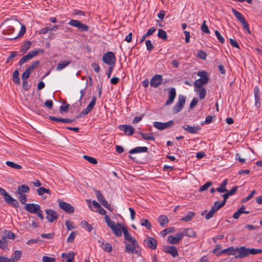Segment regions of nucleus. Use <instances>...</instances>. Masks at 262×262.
I'll list each match as a JSON object with an SVG mask.
<instances>
[{
	"label": "nucleus",
	"instance_id": "f257e3e1",
	"mask_svg": "<svg viewBox=\"0 0 262 262\" xmlns=\"http://www.w3.org/2000/svg\"><path fill=\"white\" fill-rule=\"evenodd\" d=\"M228 253V255H235V258H243L250 255H255L262 253V249L255 248H248L245 246H242L239 248H234L230 247L223 250L220 253Z\"/></svg>",
	"mask_w": 262,
	"mask_h": 262
},
{
	"label": "nucleus",
	"instance_id": "f03ea898",
	"mask_svg": "<svg viewBox=\"0 0 262 262\" xmlns=\"http://www.w3.org/2000/svg\"><path fill=\"white\" fill-rule=\"evenodd\" d=\"M197 75L200 76V78L194 82V91L199 93V98L202 100L206 95V90L203 86L208 82L209 78L207 72L205 71L198 72Z\"/></svg>",
	"mask_w": 262,
	"mask_h": 262
},
{
	"label": "nucleus",
	"instance_id": "7ed1b4c3",
	"mask_svg": "<svg viewBox=\"0 0 262 262\" xmlns=\"http://www.w3.org/2000/svg\"><path fill=\"white\" fill-rule=\"evenodd\" d=\"M24 208L28 212L36 214L41 220H43L44 219V216L42 214V211L40 209V207L38 204L28 203L26 204Z\"/></svg>",
	"mask_w": 262,
	"mask_h": 262
},
{
	"label": "nucleus",
	"instance_id": "20e7f679",
	"mask_svg": "<svg viewBox=\"0 0 262 262\" xmlns=\"http://www.w3.org/2000/svg\"><path fill=\"white\" fill-rule=\"evenodd\" d=\"M102 60L104 63L109 66H115L116 57L112 52H108L103 55L102 57Z\"/></svg>",
	"mask_w": 262,
	"mask_h": 262
},
{
	"label": "nucleus",
	"instance_id": "39448f33",
	"mask_svg": "<svg viewBox=\"0 0 262 262\" xmlns=\"http://www.w3.org/2000/svg\"><path fill=\"white\" fill-rule=\"evenodd\" d=\"M96 101V97H93L90 104L87 106L86 108L82 111L76 117V118L82 117L88 114L93 108Z\"/></svg>",
	"mask_w": 262,
	"mask_h": 262
},
{
	"label": "nucleus",
	"instance_id": "423d86ee",
	"mask_svg": "<svg viewBox=\"0 0 262 262\" xmlns=\"http://www.w3.org/2000/svg\"><path fill=\"white\" fill-rule=\"evenodd\" d=\"M68 24L78 28L81 31H88L89 29V27L87 25L81 23L80 21L77 20L71 19L68 23Z\"/></svg>",
	"mask_w": 262,
	"mask_h": 262
},
{
	"label": "nucleus",
	"instance_id": "0eeeda50",
	"mask_svg": "<svg viewBox=\"0 0 262 262\" xmlns=\"http://www.w3.org/2000/svg\"><path fill=\"white\" fill-rule=\"evenodd\" d=\"M139 248V247L137 241L135 242V243L130 242L128 244H126L125 252L130 253L132 254L135 253L139 254L138 251L137 250V248Z\"/></svg>",
	"mask_w": 262,
	"mask_h": 262
},
{
	"label": "nucleus",
	"instance_id": "6e6552de",
	"mask_svg": "<svg viewBox=\"0 0 262 262\" xmlns=\"http://www.w3.org/2000/svg\"><path fill=\"white\" fill-rule=\"evenodd\" d=\"M57 202L60 208H61L65 212L69 213H72L74 212V208L70 204L63 202L60 199H58Z\"/></svg>",
	"mask_w": 262,
	"mask_h": 262
},
{
	"label": "nucleus",
	"instance_id": "1a4fd4ad",
	"mask_svg": "<svg viewBox=\"0 0 262 262\" xmlns=\"http://www.w3.org/2000/svg\"><path fill=\"white\" fill-rule=\"evenodd\" d=\"M46 219L49 222H53L58 219V214L56 211L52 209H46Z\"/></svg>",
	"mask_w": 262,
	"mask_h": 262
},
{
	"label": "nucleus",
	"instance_id": "9d476101",
	"mask_svg": "<svg viewBox=\"0 0 262 262\" xmlns=\"http://www.w3.org/2000/svg\"><path fill=\"white\" fill-rule=\"evenodd\" d=\"M173 121L172 120L165 123L155 122L154 123V126L158 129L163 130L164 129L169 128L170 126L173 125Z\"/></svg>",
	"mask_w": 262,
	"mask_h": 262
},
{
	"label": "nucleus",
	"instance_id": "9b49d317",
	"mask_svg": "<svg viewBox=\"0 0 262 262\" xmlns=\"http://www.w3.org/2000/svg\"><path fill=\"white\" fill-rule=\"evenodd\" d=\"M119 128L127 136H132L135 132L134 128L130 125H120L119 126Z\"/></svg>",
	"mask_w": 262,
	"mask_h": 262
},
{
	"label": "nucleus",
	"instance_id": "f8f14e48",
	"mask_svg": "<svg viewBox=\"0 0 262 262\" xmlns=\"http://www.w3.org/2000/svg\"><path fill=\"white\" fill-rule=\"evenodd\" d=\"M162 249L165 253L170 254L173 257L178 255L177 249L174 246H163Z\"/></svg>",
	"mask_w": 262,
	"mask_h": 262
},
{
	"label": "nucleus",
	"instance_id": "ddd939ff",
	"mask_svg": "<svg viewBox=\"0 0 262 262\" xmlns=\"http://www.w3.org/2000/svg\"><path fill=\"white\" fill-rule=\"evenodd\" d=\"M162 77L161 75H156L150 79V86L154 88H158L162 82Z\"/></svg>",
	"mask_w": 262,
	"mask_h": 262
},
{
	"label": "nucleus",
	"instance_id": "4468645a",
	"mask_svg": "<svg viewBox=\"0 0 262 262\" xmlns=\"http://www.w3.org/2000/svg\"><path fill=\"white\" fill-rule=\"evenodd\" d=\"M144 242L146 243V247L148 248L153 250L156 249L157 242L154 238L148 237L144 239Z\"/></svg>",
	"mask_w": 262,
	"mask_h": 262
},
{
	"label": "nucleus",
	"instance_id": "2eb2a0df",
	"mask_svg": "<svg viewBox=\"0 0 262 262\" xmlns=\"http://www.w3.org/2000/svg\"><path fill=\"white\" fill-rule=\"evenodd\" d=\"M182 127L186 131L191 134H195L201 129V128L198 126H192L187 124L184 125Z\"/></svg>",
	"mask_w": 262,
	"mask_h": 262
},
{
	"label": "nucleus",
	"instance_id": "dca6fc26",
	"mask_svg": "<svg viewBox=\"0 0 262 262\" xmlns=\"http://www.w3.org/2000/svg\"><path fill=\"white\" fill-rule=\"evenodd\" d=\"M218 202H214L213 206L211 207V210L207 213L205 216L206 220L211 219L213 214L220 208H218L219 206L217 205Z\"/></svg>",
	"mask_w": 262,
	"mask_h": 262
},
{
	"label": "nucleus",
	"instance_id": "f3484780",
	"mask_svg": "<svg viewBox=\"0 0 262 262\" xmlns=\"http://www.w3.org/2000/svg\"><path fill=\"white\" fill-rule=\"evenodd\" d=\"M176 93L175 89L172 88L169 91L168 99L165 102V105H168L171 104L176 97Z\"/></svg>",
	"mask_w": 262,
	"mask_h": 262
},
{
	"label": "nucleus",
	"instance_id": "a211bd4d",
	"mask_svg": "<svg viewBox=\"0 0 262 262\" xmlns=\"http://www.w3.org/2000/svg\"><path fill=\"white\" fill-rule=\"evenodd\" d=\"M71 63V60H67L60 61L57 64L56 67V70L57 71H60L65 68L66 67H67Z\"/></svg>",
	"mask_w": 262,
	"mask_h": 262
},
{
	"label": "nucleus",
	"instance_id": "6ab92c4d",
	"mask_svg": "<svg viewBox=\"0 0 262 262\" xmlns=\"http://www.w3.org/2000/svg\"><path fill=\"white\" fill-rule=\"evenodd\" d=\"M148 151V148L147 147H137L129 150V153L130 154L139 153V152H144Z\"/></svg>",
	"mask_w": 262,
	"mask_h": 262
},
{
	"label": "nucleus",
	"instance_id": "aec40b11",
	"mask_svg": "<svg viewBox=\"0 0 262 262\" xmlns=\"http://www.w3.org/2000/svg\"><path fill=\"white\" fill-rule=\"evenodd\" d=\"M22 255V252L20 250H16L14 251L13 256L10 259L11 262H16L18 261Z\"/></svg>",
	"mask_w": 262,
	"mask_h": 262
},
{
	"label": "nucleus",
	"instance_id": "412c9836",
	"mask_svg": "<svg viewBox=\"0 0 262 262\" xmlns=\"http://www.w3.org/2000/svg\"><path fill=\"white\" fill-rule=\"evenodd\" d=\"M30 188L26 185H21L18 186L16 193L17 194H23V193H27L29 191Z\"/></svg>",
	"mask_w": 262,
	"mask_h": 262
},
{
	"label": "nucleus",
	"instance_id": "4be33fe9",
	"mask_svg": "<svg viewBox=\"0 0 262 262\" xmlns=\"http://www.w3.org/2000/svg\"><path fill=\"white\" fill-rule=\"evenodd\" d=\"M227 183L228 180H224L222 184L220 185V186L216 188V191L220 193H223L227 191V189L226 188V186H227Z\"/></svg>",
	"mask_w": 262,
	"mask_h": 262
},
{
	"label": "nucleus",
	"instance_id": "5701e85b",
	"mask_svg": "<svg viewBox=\"0 0 262 262\" xmlns=\"http://www.w3.org/2000/svg\"><path fill=\"white\" fill-rule=\"evenodd\" d=\"M43 50L42 49H38L35 51H32L29 52L26 56L28 59V60H31L32 58L36 56L39 53H43Z\"/></svg>",
	"mask_w": 262,
	"mask_h": 262
},
{
	"label": "nucleus",
	"instance_id": "b1692460",
	"mask_svg": "<svg viewBox=\"0 0 262 262\" xmlns=\"http://www.w3.org/2000/svg\"><path fill=\"white\" fill-rule=\"evenodd\" d=\"M158 222L161 226L164 227L168 223V219L165 215H161L158 219Z\"/></svg>",
	"mask_w": 262,
	"mask_h": 262
},
{
	"label": "nucleus",
	"instance_id": "393cba45",
	"mask_svg": "<svg viewBox=\"0 0 262 262\" xmlns=\"http://www.w3.org/2000/svg\"><path fill=\"white\" fill-rule=\"evenodd\" d=\"M124 233L125 239L129 243L137 241L128 232V230H122Z\"/></svg>",
	"mask_w": 262,
	"mask_h": 262
},
{
	"label": "nucleus",
	"instance_id": "a878e982",
	"mask_svg": "<svg viewBox=\"0 0 262 262\" xmlns=\"http://www.w3.org/2000/svg\"><path fill=\"white\" fill-rule=\"evenodd\" d=\"M101 247L105 251L110 252L112 250V247L111 244L108 243L101 242L100 245Z\"/></svg>",
	"mask_w": 262,
	"mask_h": 262
},
{
	"label": "nucleus",
	"instance_id": "bb28decb",
	"mask_svg": "<svg viewBox=\"0 0 262 262\" xmlns=\"http://www.w3.org/2000/svg\"><path fill=\"white\" fill-rule=\"evenodd\" d=\"M31 45V42L29 40H27L21 46L20 51L23 53H25L30 48Z\"/></svg>",
	"mask_w": 262,
	"mask_h": 262
},
{
	"label": "nucleus",
	"instance_id": "cd10ccee",
	"mask_svg": "<svg viewBox=\"0 0 262 262\" xmlns=\"http://www.w3.org/2000/svg\"><path fill=\"white\" fill-rule=\"evenodd\" d=\"M232 11L236 18L241 23L242 21H244V20L245 19L243 15L241 13L237 11L234 9H232Z\"/></svg>",
	"mask_w": 262,
	"mask_h": 262
},
{
	"label": "nucleus",
	"instance_id": "c85d7f7f",
	"mask_svg": "<svg viewBox=\"0 0 262 262\" xmlns=\"http://www.w3.org/2000/svg\"><path fill=\"white\" fill-rule=\"evenodd\" d=\"M139 134L142 136L143 138L145 140L155 141V138L152 134H145L142 132H139Z\"/></svg>",
	"mask_w": 262,
	"mask_h": 262
},
{
	"label": "nucleus",
	"instance_id": "c756f323",
	"mask_svg": "<svg viewBox=\"0 0 262 262\" xmlns=\"http://www.w3.org/2000/svg\"><path fill=\"white\" fill-rule=\"evenodd\" d=\"M8 241L6 239V237L3 236L0 240V248L2 250L8 249Z\"/></svg>",
	"mask_w": 262,
	"mask_h": 262
},
{
	"label": "nucleus",
	"instance_id": "7c9ffc66",
	"mask_svg": "<svg viewBox=\"0 0 262 262\" xmlns=\"http://www.w3.org/2000/svg\"><path fill=\"white\" fill-rule=\"evenodd\" d=\"M140 224L142 226H144L145 228L147 229H150L151 228V224L149 221L147 219H142L140 221Z\"/></svg>",
	"mask_w": 262,
	"mask_h": 262
},
{
	"label": "nucleus",
	"instance_id": "2f4dec72",
	"mask_svg": "<svg viewBox=\"0 0 262 262\" xmlns=\"http://www.w3.org/2000/svg\"><path fill=\"white\" fill-rule=\"evenodd\" d=\"M180 240V236L177 235L176 237L173 236H169L168 238V242L170 244H176L179 243V241Z\"/></svg>",
	"mask_w": 262,
	"mask_h": 262
},
{
	"label": "nucleus",
	"instance_id": "473e14b6",
	"mask_svg": "<svg viewBox=\"0 0 262 262\" xmlns=\"http://www.w3.org/2000/svg\"><path fill=\"white\" fill-rule=\"evenodd\" d=\"M6 164L7 166H8L12 168L15 169H20L22 168L21 166H20V165H18L17 164H16L14 162H12V161H6Z\"/></svg>",
	"mask_w": 262,
	"mask_h": 262
},
{
	"label": "nucleus",
	"instance_id": "72a5a7b5",
	"mask_svg": "<svg viewBox=\"0 0 262 262\" xmlns=\"http://www.w3.org/2000/svg\"><path fill=\"white\" fill-rule=\"evenodd\" d=\"M229 195L226 192V193H225L222 195V197L223 198V202L220 203L219 201L215 202H218V204H217V205L219 206L218 208H221L225 205V203H226L227 200L228 199V198H229Z\"/></svg>",
	"mask_w": 262,
	"mask_h": 262
},
{
	"label": "nucleus",
	"instance_id": "f704fd0d",
	"mask_svg": "<svg viewBox=\"0 0 262 262\" xmlns=\"http://www.w3.org/2000/svg\"><path fill=\"white\" fill-rule=\"evenodd\" d=\"M158 36L163 40H166L167 39L166 32L162 29H159L158 30Z\"/></svg>",
	"mask_w": 262,
	"mask_h": 262
},
{
	"label": "nucleus",
	"instance_id": "c9c22d12",
	"mask_svg": "<svg viewBox=\"0 0 262 262\" xmlns=\"http://www.w3.org/2000/svg\"><path fill=\"white\" fill-rule=\"evenodd\" d=\"M3 236L6 237V239L8 238L14 239L15 237V235L10 231L5 230Z\"/></svg>",
	"mask_w": 262,
	"mask_h": 262
},
{
	"label": "nucleus",
	"instance_id": "e433bc0d",
	"mask_svg": "<svg viewBox=\"0 0 262 262\" xmlns=\"http://www.w3.org/2000/svg\"><path fill=\"white\" fill-rule=\"evenodd\" d=\"M194 215L195 213L194 212H189L186 215L181 218V220L185 222L189 221Z\"/></svg>",
	"mask_w": 262,
	"mask_h": 262
},
{
	"label": "nucleus",
	"instance_id": "4c0bfd02",
	"mask_svg": "<svg viewBox=\"0 0 262 262\" xmlns=\"http://www.w3.org/2000/svg\"><path fill=\"white\" fill-rule=\"evenodd\" d=\"M13 80L16 84H20V79L19 78V73L17 70H15L13 74Z\"/></svg>",
	"mask_w": 262,
	"mask_h": 262
},
{
	"label": "nucleus",
	"instance_id": "58836bf2",
	"mask_svg": "<svg viewBox=\"0 0 262 262\" xmlns=\"http://www.w3.org/2000/svg\"><path fill=\"white\" fill-rule=\"evenodd\" d=\"M104 219H105V221L106 222V223L107 224V225H108V226L111 228V229H112L114 227V226H115V223L114 222L111 220V219L110 218V217L106 215L104 217Z\"/></svg>",
	"mask_w": 262,
	"mask_h": 262
},
{
	"label": "nucleus",
	"instance_id": "ea45409f",
	"mask_svg": "<svg viewBox=\"0 0 262 262\" xmlns=\"http://www.w3.org/2000/svg\"><path fill=\"white\" fill-rule=\"evenodd\" d=\"M77 234V232L75 231L72 232L67 239V242L69 243H72L74 241Z\"/></svg>",
	"mask_w": 262,
	"mask_h": 262
},
{
	"label": "nucleus",
	"instance_id": "a19ab883",
	"mask_svg": "<svg viewBox=\"0 0 262 262\" xmlns=\"http://www.w3.org/2000/svg\"><path fill=\"white\" fill-rule=\"evenodd\" d=\"M212 185V183L210 181L207 182L205 184L201 186L199 188V191L202 192L207 190L210 186Z\"/></svg>",
	"mask_w": 262,
	"mask_h": 262
},
{
	"label": "nucleus",
	"instance_id": "79ce46f5",
	"mask_svg": "<svg viewBox=\"0 0 262 262\" xmlns=\"http://www.w3.org/2000/svg\"><path fill=\"white\" fill-rule=\"evenodd\" d=\"M80 226L82 228H85L87 229H92L93 227L90 224H89L87 222L85 221H82L80 222Z\"/></svg>",
	"mask_w": 262,
	"mask_h": 262
},
{
	"label": "nucleus",
	"instance_id": "37998d69",
	"mask_svg": "<svg viewBox=\"0 0 262 262\" xmlns=\"http://www.w3.org/2000/svg\"><path fill=\"white\" fill-rule=\"evenodd\" d=\"M65 225L67 229H73L77 228L74 222L71 221H66Z\"/></svg>",
	"mask_w": 262,
	"mask_h": 262
},
{
	"label": "nucleus",
	"instance_id": "c03bdc74",
	"mask_svg": "<svg viewBox=\"0 0 262 262\" xmlns=\"http://www.w3.org/2000/svg\"><path fill=\"white\" fill-rule=\"evenodd\" d=\"M94 190L95 191L97 199L99 202H101L103 199H104V197L99 190H96V189H94Z\"/></svg>",
	"mask_w": 262,
	"mask_h": 262
},
{
	"label": "nucleus",
	"instance_id": "a18cd8bd",
	"mask_svg": "<svg viewBox=\"0 0 262 262\" xmlns=\"http://www.w3.org/2000/svg\"><path fill=\"white\" fill-rule=\"evenodd\" d=\"M83 158L85 160L89 161L90 163L93 164H96L98 162L96 159L91 157H90V156H86V155L83 156Z\"/></svg>",
	"mask_w": 262,
	"mask_h": 262
},
{
	"label": "nucleus",
	"instance_id": "49530a36",
	"mask_svg": "<svg viewBox=\"0 0 262 262\" xmlns=\"http://www.w3.org/2000/svg\"><path fill=\"white\" fill-rule=\"evenodd\" d=\"M180 111V97H179V100L173 108V112L178 113Z\"/></svg>",
	"mask_w": 262,
	"mask_h": 262
},
{
	"label": "nucleus",
	"instance_id": "de8ad7c7",
	"mask_svg": "<svg viewBox=\"0 0 262 262\" xmlns=\"http://www.w3.org/2000/svg\"><path fill=\"white\" fill-rule=\"evenodd\" d=\"M198 57L202 59L205 60L207 57V54L206 52L202 50H200L197 53Z\"/></svg>",
	"mask_w": 262,
	"mask_h": 262
},
{
	"label": "nucleus",
	"instance_id": "09e8293b",
	"mask_svg": "<svg viewBox=\"0 0 262 262\" xmlns=\"http://www.w3.org/2000/svg\"><path fill=\"white\" fill-rule=\"evenodd\" d=\"M215 34L218 39L219 41L222 43H224L225 42V39L224 37L222 36V35L220 34L219 31L216 30L215 31Z\"/></svg>",
	"mask_w": 262,
	"mask_h": 262
},
{
	"label": "nucleus",
	"instance_id": "8fccbe9b",
	"mask_svg": "<svg viewBox=\"0 0 262 262\" xmlns=\"http://www.w3.org/2000/svg\"><path fill=\"white\" fill-rule=\"evenodd\" d=\"M256 191L255 190H252L251 193L245 199H243L242 202H246L250 200L255 194H256Z\"/></svg>",
	"mask_w": 262,
	"mask_h": 262
},
{
	"label": "nucleus",
	"instance_id": "3c124183",
	"mask_svg": "<svg viewBox=\"0 0 262 262\" xmlns=\"http://www.w3.org/2000/svg\"><path fill=\"white\" fill-rule=\"evenodd\" d=\"M19 195L18 199L20 202L23 204H25L27 201V196L24 194H18Z\"/></svg>",
	"mask_w": 262,
	"mask_h": 262
},
{
	"label": "nucleus",
	"instance_id": "603ef678",
	"mask_svg": "<svg viewBox=\"0 0 262 262\" xmlns=\"http://www.w3.org/2000/svg\"><path fill=\"white\" fill-rule=\"evenodd\" d=\"M145 45L147 50L149 51H151L154 48L151 41L149 39L145 41Z\"/></svg>",
	"mask_w": 262,
	"mask_h": 262
},
{
	"label": "nucleus",
	"instance_id": "864d4df0",
	"mask_svg": "<svg viewBox=\"0 0 262 262\" xmlns=\"http://www.w3.org/2000/svg\"><path fill=\"white\" fill-rule=\"evenodd\" d=\"M201 30L203 32L206 33H210L209 29L208 27V26L206 25V21H204L202 26H201Z\"/></svg>",
	"mask_w": 262,
	"mask_h": 262
},
{
	"label": "nucleus",
	"instance_id": "5fc2aeb1",
	"mask_svg": "<svg viewBox=\"0 0 262 262\" xmlns=\"http://www.w3.org/2000/svg\"><path fill=\"white\" fill-rule=\"evenodd\" d=\"M30 73H31L26 69L25 71L23 73L22 80H28V79L30 76Z\"/></svg>",
	"mask_w": 262,
	"mask_h": 262
},
{
	"label": "nucleus",
	"instance_id": "6e6d98bb",
	"mask_svg": "<svg viewBox=\"0 0 262 262\" xmlns=\"http://www.w3.org/2000/svg\"><path fill=\"white\" fill-rule=\"evenodd\" d=\"M9 204H10L11 205H12L13 206H14V207H16V208H17L19 207V203L18 202V201L15 200V199L13 198L11 200V201H10L8 203Z\"/></svg>",
	"mask_w": 262,
	"mask_h": 262
},
{
	"label": "nucleus",
	"instance_id": "4d7b16f0",
	"mask_svg": "<svg viewBox=\"0 0 262 262\" xmlns=\"http://www.w3.org/2000/svg\"><path fill=\"white\" fill-rule=\"evenodd\" d=\"M55 259L53 257L44 256L42 257L43 262H55Z\"/></svg>",
	"mask_w": 262,
	"mask_h": 262
},
{
	"label": "nucleus",
	"instance_id": "13d9d810",
	"mask_svg": "<svg viewBox=\"0 0 262 262\" xmlns=\"http://www.w3.org/2000/svg\"><path fill=\"white\" fill-rule=\"evenodd\" d=\"M185 235L189 237H195L196 233L194 230H185Z\"/></svg>",
	"mask_w": 262,
	"mask_h": 262
},
{
	"label": "nucleus",
	"instance_id": "bf43d9fd",
	"mask_svg": "<svg viewBox=\"0 0 262 262\" xmlns=\"http://www.w3.org/2000/svg\"><path fill=\"white\" fill-rule=\"evenodd\" d=\"M237 189H238V187L236 186H235L233 187H232V188L231 190H230L229 191L227 190V191H226V192L229 196H231V195L234 194L236 192Z\"/></svg>",
	"mask_w": 262,
	"mask_h": 262
},
{
	"label": "nucleus",
	"instance_id": "052dcab7",
	"mask_svg": "<svg viewBox=\"0 0 262 262\" xmlns=\"http://www.w3.org/2000/svg\"><path fill=\"white\" fill-rule=\"evenodd\" d=\"M254 95L255 98L261 97L259 89L257 86H256L254 88Z\"/></svg>",
	"mask_w": 262,
	"mask_h": 262
},
{
	"label": "nucleus",
	"instance_id": "680f3d73",
	"mask_svg": "<svg viewBox=\"0 0 262 262\" xmlns=\"http://www.w3.org/2000/svg\"><path fill=\"white\" fill-rule=\"evenodd\" d=\"M112 229H127L126 227L124 225L120 223L115 224L114 227Z\"/></svg>",
	"mask_w": 262,
	"mask_h": 262
},
{
	"label": "nucleus",
	"instance_id": "e2e57ef3",
	"mask_svg": "<svg viewBox=\"0 0 262 262\" xmlns=\"http://www.w3.org/2000/svg\"><path fill=\"white\" fill-rule=\"evenodd\" d=\"M101 204L108 210L111 209V205L107 203L106 200L104 199L101 202H100Z\"/></svg>",
	"mask_w": 262,
	"mask_h": 262
},
{
	"label": "nucleus",
	"instance_id": "0e129e2a",
	"mask_svg": "<svg viewBox=\"0 0 262 262\" xmlns=\"http://www.w3.org/2000/svg\"><path fill=\"white\" fill-rule=\"evenodd\" d=\"M184 33L185 35V40L186 43H188L190 41V32L187 31H184Z\"/></svg>",
	"mask_w": 262,
	"mask_h": 262
},
{
	"label": "nucleus",
	"instance_id": "69168bd1",
	"mask_svg": "<svg viewBox=\"0 0 262 262\" xmlns=\"http://www.w3.org/2000/svg\"><path fill=\"white\" fill-rule=\"evenodd\" d=\"M41 237L45 238H48V239H52L53 238L54 236V233H48V234H42L41 235Z\"/></svg>",
	"mask_w": 262,
	"mask_h": 262
},
{
	"label": "nucleus",
	"instance_id": "338daca9",
	"mask_svg": "<svg viewBox=\"0 0 262 262\" xmlns=\"http://www.w3.org/2000/svg\"><path fill=\"white\" fill-rule=\"evenodd\" d=\"M198 102V100L197 98H194L192 100V101L190 104V106H189L190 109H192L193 108H194L197 104Z\"/></svg>",
	"mask_w": 262,
	"mask_h": 262
},
{
	"label": "nucleus",
	"instance_id": "774afa93",
	"mask_svg": "<svg viewBox=\"0 0 262 262\" xmlns=\"http://www.w3.org/2000/svg\"><path fill=\"white\" fill-rule=\"evenodd\" d=\"M18 55V52L16 51L12 52L10 55L9 56L7 62H8L10 60H11L13 58L15 57Z\"/></svg>",
	"mask_w": 262,
	"mask_h": 262
}]
</instances>
